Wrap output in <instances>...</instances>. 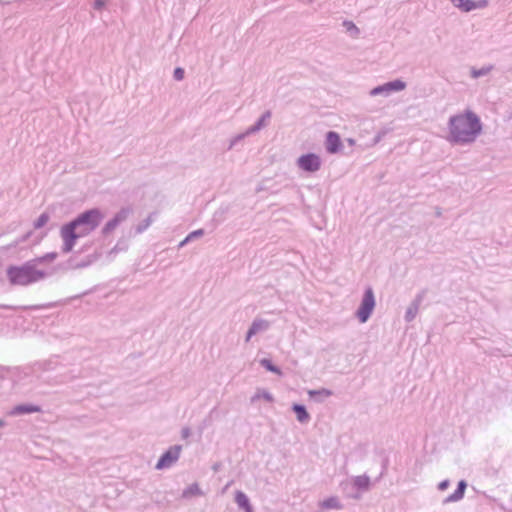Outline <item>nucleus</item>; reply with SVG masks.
I'll use <instances>...</instances> for the list:
<instances>
[{
	"label": "nucleus",
	"mask_w": 512,
	"mask_h": 512,
	"mask_svg": "<svg viewBox=\"0 0 512 512\" xmlns=\"http://www.w3.org/2000/svg\"><path fill=\"white\" fill-rule=\"evenodd\" d=\"M104 219V215L98 208H93L80 213L75 219L63 225L60 235L63 240L62 251L69 253L73 250L77 239L89 235Z\"/></svg>",
	"instance_id": "nucleus-1"
},
{
	"label": "nucleus",
	"mask_w": 512,
	"mask_h": 512,
	"mask_svg": "<svg viewBox=\"0 0 512 512\" xmlns=\"http://www.w3.org/2000/svg\"><path fill=\"white\" fill-rule=\"evenodd\" d=\"M447 140L454 144L473 143L482 132L480 118L471 110H466L449 118Z\"/></svg>",
	"instance_id": "nucleus-2"
},
{
	"label": "nucleus",
	"mask_w": 512,
	"mask_h": 512,
	"mask_svg": "<svg viewBox=\"0 0 512 512\" xmlns=\"http://www.w3.org/2000/svg\"><path fill=\"white\" fill-rule=\"evenodd\" d=\"M7 276L11 284L27 286L44 279L46 273L42 270H38L35 261L30 260L21 266L8 267Z\"/></svg>",
	"instance_id": "nucleus-3"
},
{
	"label": "nucleus",
	"mask_w": 512,
	"mask_h": 512,
	"mask_svg": "<svg viewBox=\"0 0 512 512\" xmlns=\"http://www.w3.org/2000/svg\"><path fill=\"white\" fill-rule=\"evenodd\" d=\"M375 308V296L371 287L367 288L362 297L359 308L356 311V317L360 323H366Z\"/></svg>",
	"instance_id": "nucleus-4"
},
{
	"label": "nucleus",
	"mask_w": 512,
	"mask_h": 512,
	"mask_svg": "<svg viewBox=\"0 0 512 512\" xmlns=\"http://www.w3.org/2000/svg\"><path fill=\"white\" fill-rule=\"evenodd\" d=\"M406 83L401 79H396L387 83H384L383 85H379L377 87H374L370 90L369 95L372 97L375 96H383L388 97L394 92H400L405 90Z\"/></svg>",
	"instance_id": "nucleus-5"
},
{
	"label": "nucleus",
	"mask_w": 512,
	"mask_h": 512,
	"mask_svg": "<svg viewBox=\"0 0 512 512\" xmlns=\"http://www.w3.org/2000/svg\"><path fill=\"white\" fill-rule=\"evenodd\" d=\"M321 164V158L315 153H307L297 159L299 169L309 173L317 172L321 168Z\"/></svg>",
	"instance_id": "nucleus-6"
},
{
	"label": "nucleus",
	"mask_w": 512,
	"mask_h": 512,
	"mask_svg": "<svg viewBox=\"0 0 512 512\" xmlns=\"http://www.w3.org/2000/svg\"><path fill=\"white\" fill-rule=\"evenodd\" d=\"M182 451L181 445L171 446L158 460L155 468L157 470H162L165 468L171 467L180 457V453Z\"/></svg>",
	"instance_id": "nucleus-7"
},
{
	"label": "nucleus",
	"mask_w": 512,
	"mask_h": 512,
	"mask_svg": "<svg viewBox=\"0 0 512 512\" xmlns=\"http://www.w3.org/2000/svg\"><path fill=\"white\" fill-rule=\"evenodd\" d=\"M132 214V209L130 207H124L119 210L115 216L109 220L105 226L102 228V234L108 235L113 232L122 222H124L130 215Z\"/></svg>",
	"instance_id": "nucleus-8"
},
{
	"label": "nucleus",
	"mask_w": 512,
	"mask_h": 512,
	"mask_svg": "<svg viewBox=\"0 0 512 512\" xmlns=\"http://www.w3.org/2000/svg\"><path fill=\"white\" fill-rule=\"evenodd\" d=\"M451 3L463 12H470L475 9L486 8L489 4L488 0H450Z\"/></svg>",
	"instance_id": "nucleus-9"
},
{
	"label": "nucleus",
	"mask_w": 512,
	"mask_h": 512,
	"mask_svg": "<svg viewBox=\"0 0 512 512\" xmlns=\"http://www.w3.org/2000/svg\"><path fill=\"white\" fill-rule=\"evenodd\" d=\"M342 143L338 133L329 131L326 134L325 148L329 154H336L341 150Z\"/></svg>",
	"instance_id": "nucleus-10"
},
{
	"label": "nucleus",
	"mask_w": 512,
	"mask_h": 512,
	"mask_svg": "<svg viewBox=\"0 0 512 512\" xmlns=\"http://www.w3.org/2000/svg\"><path fill=\"white\" fill-rule=\"evenodd\" d=\"M270 327V323L267 320L256 318L252 322L250 328L247 331L245 341L249 342L252 336L259 332H264Z\"/></svg>",
	"instance_id": "nucleus-11"
},
{
	"label": "nucleus",
	"mask_w": 512,
	"mask_h": 512,
	"mask_svg": "<svg viewBox=\"0 0 512 512\" xmlns=\"http://www.w3.org/2000/svg\"><path fill=\"white\" fill-rule=\"evenodd\" d=\"M423 297H424L423 293H420L410 303V305L408 306L406 313H405V321L406 322H411L415 319V317L419 311V307L422 303Z\"/></svg>",
	"instance_id": "nucleus-12"
},
{
	"label": "nucleus",
	"mask_w": 512,
	"mask_h": 512,
	"mask_svg": "<svg viewBox=\"0 0 512 512\" xmlns=\"http://www.w3.org/2000/svg\"><path fill=\"white\" fill-rule=\"evenodd\" d=\"M41 409L39 406L36 405H30V404H21L15 406L10 412L9 415L15 416V415H22V414H30L39 412Z\"/></svg>",
	"instance_id": "nucleus-13"
},
{
	"label": "nucleus",
	"mask_w": 512,
	"mask_h": 512,
	"mask_svg": "<svg viewBox=\"0 0 512 512\" xmlns=\"http://www.w3.org/2000/svg\"><path fill=\"white\" fill-rule=\"evenodd\" d=\"M271 112L268 110L262 114V116L259 118V120L252 126L248 128V133L255 134L261 129L265 128L271 118Z\"/></svg>",
	"instance_id": "nucleus-14"
},
{
	"label": "nucleus",
	"mask_w": 512,
	"mask_h": 512,
	"mask_svg": "<svg viewBox=\"0 0 512 512\" xmlns=\"http://www.w3.org/2000/svg\"><path fill=\"white\" fill-rule=\"evenodd\" d=\"M466 487H467V483L464 480H461L458 483V486H457V489L455 490V492L453 494L449 495L447 498H445L444 503L456 502V501L461 500L464 496Z\"/></svg>",
	"instance_id": "nucleus-15"
},
{
	"label": "nucleus",
	"mask_w": 512,
	"mask_h": 512,
	"mask_svg": "<svg viewBox=\"0 0 512 512\" xmlns=\"http://www.w3.org/2000/svg\"><path fill=\"white\" fill-rule=\"evenodd\" d=\"M292 410L295 412L297 420L300 423H307L310 420V415L305 406L301 404H293Z\"/></svg>",
	"instance_id": "nucleus-16"
},
{
	"label": "nucleus",
	"mask_w": 512,
	"mask_h": 512,
	"mask_svg": "<svg viewBox=\"0 0 512 512\" xmlns=\"http://www.w3.org/2000/svg\"><path fill=\"white\" fill-rule=\"evenodd\" d=\"M235 502L238 505V507L243 510H246L247 508L249 509V507H251L249 498L244 492L240 490H237L235 492Z\"/></svg>",
	"instance_id": "nucleus-17"
},
{
	"label": "nucleus",
	"mask_w": 512,
	"mask_h": 512,
	"mask_svg": "<svg viewBox=\"0 0 512 512\" xmlns=\"http://www.w3.org/2000/svg\"><path fill=\"white\" fill-rule=\"evenodd\" d=\"M203 492L197 483L189 485L182 493L183 498H191L194 496H202Z\"/></svg>",
	"instance_id": "nucleus-18"
},
{
	"label": "nucleus",
	"mask_w": 512,
	"mask_h": 512,
	"mask_svg": "<svg viewBox=\"0 0 512 512\" xmlns=\"http://www.w3.org/2000/svg\"><path fill=\"white\" fill-rule=\"evenodd\" d=\"M354 486L360 490H368L370 486V479L367 475L356 476L353 480Z\"/></svg>",
	"instance_id": "nucleus-19"
},
{
	"label": "nucleus",
	"mask_w": 512,
	"mask_h": 512,
	"mask_svg": "<svg viewBox=\"0 0 512 512\" xmlns=\"http://www.w3.org/2000/svg\"><path fill=\"white\" fill-rule=\"evenodd\" d=\"M260 398H263L267 402H273L274 398L270 392L264 389H257L256 393L251 397V402L254 403Z\"/></svg>",
	"instance_id": "nucleus-20"
},
{
	"label": "nucleus",
	"mask_w": 512,
	"mask_h": 512,
	"mask_svg": "<svg viewBox=\"0 0 512 512\" xmlns=\"http://www.w3.org/2000/svg\"><path fill=\"white\" fill-rule=\"evenodd\" d=\"M322 507L326 509H341L342 505L337 497H330L322 502Z\"/></svg>",
	"instance_id": "nucleus-21"
},
{
	"label": "nucleus",
	"mask_w": 512,
	"mask_h": 512,
	"mask_svg": "<svg viewBox=\"0 0 512 512\" xmlns=\"http://www.w3.org/2000/svg\"><path fill=\"white\" fill-rule=\"evenodd\" d=\"M491 69H492L491 66L482 67L480 69L472 67L471 70H470V75H471L472 78L477 79L479 77H482V76H485V75L489 74Z\"/></svg>",
	"instance_id": "nucleus-22"
},
{
	"label": "nucleus",
	"mask_w": 512,
	"mask_h": 512,
	"mask_svg": "<svg viewBox=\"0 0 512 512\" xmlns=\"http://www.w3.org/2000/svg\"><path fill=\"white\" fill-rule=\"evenodd\" d=\"M260 365L272 373H275L277 375L282 374L281 370L277 366L272 364V362L269 359H266V358L261 359Z\"/></svg>",
	"instance_id": "nucleus-23"
},
{
	"label": "nucleus",
	"mask_w": 512,
	"mask_h": 512,
	"mask_svg": "<svg viewBox=\"0 0 512 512\" xmlns=\"http://www.w3.org/2000/svg\"><path fill=\"white\" fill-rule=\"evenodd\" d=\"M343 26L353 38H357L359 36L360 30L352 21H344Z\"/></svg>",
	"instance_id": "nucleus-24"
},
{
	"label": "nucleus",
	"mask_w": 512,
	"mask_h": 512,
	"mask_svg": "<svg viewBox=\"0 0 512 512\" xmlns=\"http://www.w3.org/2000/svg\"><path fill=\"white\" fill-rule=\"evenodd\" d=\"M250 135L251 134L248 133V129L243 133L237 134L236 136H234L233 138L230 139L227 149L228 150L233 149L240 141H242L244 138H246L247 136H250Z\"/></svg>",
	"instance_id": "nucleus-25"
},
{
	"label": "nucleus",
	"mask_w": 512,
	"mask_h": 512,
	"mask_svg": "<svg viewBox=\"0 0 512 512\" xmlns=\"http://www.w3.org/2000/svg\"><path fill=\"white\" fill-rule=\"evenodd\" d=\"M56 258H57V253L51 252V253H47L41 257L35 258L32 261H35V265L37 266V264L52 262Z\"/></svg>",
	"instance_id": "nucleus-26"
},
{
	"label": "nucleus",
	"mask_w": 512,
	"mask_h": 512,
	"mask_svg": "<svg viewBox=\"0 0 512 512\" xmlns=\"http://www.w3.org/2000/svg\"><path fill=\"white\" fill-rule=\"evenodd\" d=\"M50 220V215L46 212L42 213L38 218L37 220H35L34 222V228L35 229H40L42 227H44L48 221Z\"/></svg>",
	"instance_id": "nucleus-27"
},
{
	"label": "nucleus",
	"mask_w": 512,
	"mask_h": 512,
	"mask_svg": "<svg viewBox=\"0 0 512 512\" xmlns=\"http://www.w3.org/2000/svg\"><path fill=\"white\" fill-rule=\"evenodd\" d=\"M152 216L153 214L149 215L146 219H144L136 226V233L141 234L151 225V223L153 222Z\"/></svg>",
	"instance_id": "nucleus-28"
},
{
	"label": "nucleus",
	"mask_w": 512,
	"mask_h": 512,
	"mask_svg": "<svg viewBox=\"0 0 512 512\" xmlns=\"http://www.w3.org/2000/svg\"><path fill=\"white\" fill-rule=\"evenodd\" d=\"M308 395L311 398H315L316 396L330 397L332 395V392L330 390H328V389L322 388V389H319V390H309L308 391Z\"/></svg>",
	"instance_id": "nucleus-29"
},
{
	"label": "nucleus",
	"mask_w": 512,
	"mask_h": 512,
	"mask_svg": "<svg viewBox=\"0 0 512 512\" xmlns=\"http://www.w3.org/2000/svg\"><path fill=\"white\" fill-rule=\"evenodd\" d=\"M204 235V230L203 229H198V230H195V231H192L191 233H189L187 235V240H195L197 238H200Z\"/></svg>",
	"instance_id": "nucleus-30"
},
{
	"label": "nucleus",
	"mask_w": 512,
	"mask_h": 512,
	"mask_svg": "<svg viewBox=\"0 0 512 512\" xmlns=\"http://www.w3.org/2000/svg\"><path fill=\"white\" fill-rule=\"evenodd\" d=\"M184 75H185V71L184 69L180 68V67H177L174 72H173V77L175 80L177 81H181L183 80L184 78Z\"/></svg>",
	"instance_id": "nucleus-31"
},
{
	"label": "nucleus",
	"mask_w": 512,
	"mask_h": 512,
	"mask_svg": "<svg viewBox=\"0 0 512 512\" xmlns=\"http://www.w3.org/2000/svg\"><path fill=\"white\" fill-rule=\"evenodd\" d=\"M385 134H386V131H381V132H379V133L374 137V139H373V145L378 144V143L382 140V138L385 136Z\"/></svg>",
	"instance_id": "nucleus-32"
},
{
	"label": "nucleus",
	"mask_w": 512,
	"mask_h": 512,
	"mask_svg": "<svg viewBox=\"0 0 512 512\" xmlns=\"http://www.w3.org/2000/svg\"><path fill=\"white\" fill-rule=\"evenodd\" d=\"M448 486H449V480H443L442 482L439 483L438 489L443 491V490L447 489Z\"/></svg>",
	"instance_id": "nucleus-33"
},
{
	"label": "nucleus",
	"mask_w": 512,
	"mask_h": 512,
	"mask_svg": "<svg viewBox=\"0 0 512 512\" xmlns=\"http://www.w3.org/2000/svg\"><path fill=\"white\" fill-rule=\"evenodd\" d=\"M190 434H191V431L188 427L183 428L181 431L182 438H184V439L188 438L190 436Z\"/></svg>",
	"instance_id": "nucleus-34"
},
{
	"label": "nucleus",
	"mask_w": 512,
	"mask_h": 512,
	"mask_svg": "<svg viewBox=\"0 0 512 512\" xmlns=\"http://www.w3.org/2000/svg\"><path fill=\"white\" fill-rule=\"evenodd\" d=\"M105 5L104 0H95L94 8L101 9Z\"/></svg>",
	"instance_id": "nucleus-35"
},
{
	"label": "nucleus",
	"mask_w": 512,
	"mask_h": 512,
	"mask_svg": "<svg viewBox=\"0 0 512 512\" xmlns=\"http://www.w3.org/2000/svg\"><path fill=\"white\" fill-rule=\"evenodd\" d=\"M189 242H191V240H187V236L179 243L178 247L179 248H182L184 247L186 244H188Z\"/></svg>",
	"instance_id": "nucleus-36"
},
{
	"label": "nucleus",
	"mask_w": 512,
	"mask_h": 512,
	"mask_svg": "<svg viewBox=\"0 0 512 512\" xmlns=\"http://www.w3.org/2000/svg\"><path fill=\"white\" fill-rule=\"evenodd\" d=\"M31 235V232H28L25 236H23V238L20 240V242H23V241H26ZM19 243V241L16 242L15 245H17Z\"/></svg>",
	"instance_id": "nucleus-37"
},
{
	"label": "nucleus",
	"mask_w": 512,
	"mask_h": 512,
	"mask_svg": "<svg viewBox=\"0 0 512 512\" xmlns=\"http://www.w3.org/2000/svg\"><path fill=\"white\" fill-rule=\"evenodd\" d=\"M347 142H348V144H349L350 146H354V145H355V140H354V139H352V138H348V139H347Z\"/></svg>",
	"instance_id": "nucleus-38"
},
{
	"label": "nucleus",
	"mask_w": 512,
	"mask_h": 512,
	"mask_svg": "<svg viewBox=\"0 0 512 512\" xmlns=\"http://www.w3.org/2000/svg\"><path fill=\"white\" fill-rule=\"evenodd\" d=\"M5 425V421L3 419H0V428Z\"/></svg>",
	"instance_id": "nucleus-39"
},
{
	"label": "nucleus",
	"mask_w": 512,
	"mask_h": 512,
	"mask_svg": "<svg viewBox=\"0 0 512 512\" xmlns=\"http://www.w3.org/2000/svg\"><path fill=\"white\" fill-rule=\"evenodd\" d=\"M244 511H245V512H253V508H252V506H251V507H249V509L247 508V509H246V510H244Z\"/></svg>",
	"instance_id": "nucleus-40"
}]
</instances>
